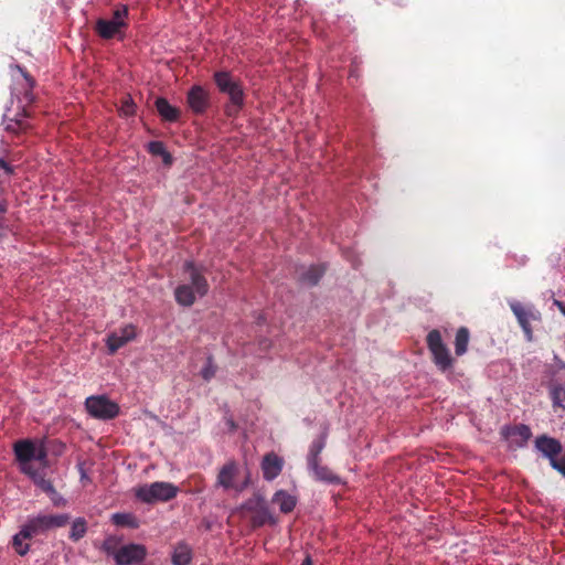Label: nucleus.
Wrapping results in <instances>:
<instances>
[{"label": "nucleus", "mask_w": 565, "mask_h": 565, "mask_svg": "<svg viewBox=\"0 0 565 565\" xmlns=\"http://www.w3.org/2000/svg\"><path fill=\"white\" fill-rule=\"evenodd\" d=\"M17 68L22 74L24 78V92L22 97H18L19 103H21V111H18L14 115H11V110L8 109L2 117V125L4 126V130L17 139H21V137L28 134L32 126L25 119L30 117V113L26 110V107L31 105L35 100V96L33 94V88L35 86L34 78L21 66L17 65Z\"/></svg>", "instance_id": "nucleus-1"}, {"label": "nucleus", "mask_w": 565, "mask_h": 565, "mask_svg": "<svg viewBox=\"0 0 565 565\" xmlns=\"http://www.w3.org/2000/svg\"><path fill=\"white\" fill-rule=\"evenodd\" d=\"M183 275L185 282L175 288L174 297L180 306L191 307L196 296L202 298L209 292L210 286L203 268L193 262L188 260L183 264Z\"/></svg>", "instance_id": "nucleus-2"}, {"label": "nucleus", "mask_w": 565, "mask_h": 565, "mask_svg": "<svg viewBox=\"0 0 565 565\" xmlns=\"http://www.w3.org/2000/svg\"><path fill=\"white\" fill-rule=\"evenodd\" d=\"M129 26V8L126 4L115 6L110 18H99L94 31L103 40L117 39L122 41Z\"/></svg>", "instance_id": "nucleus-3"}, {"label": "nucleus", "mask_w": 565, "mask_h": 565, "mask_svg": "<svg viewBox=\"0 0 565 565\" xmlns=\"http://www.w3.org/2000/svg\"><path fill=\"white\" fill-rule=\"evenodd\" d=\"M218 90L226 94L230 103L225 106V114L228 117H236L244 107L245 94L241 83L233 78L230 72L218 71L213 75Z\"/></svg>", "instance_id": "nucleus-4"}, {"label": "nucleus", "mask_w": 565, "mask_h": 565, "mask_svg": "<svg viewBox=\"0 0 565 565\" xmlns=\"http://www.w3.org/2000/svg\"><path fill=\"white\" fill-rule=\"evenodd\" d=\"M241 509L249 514V523L253 529L266 524L276 525L278 522L277 516L271 512L266 499L260 493H254L242 504Z\"/></svg>", "instance_id": "nucleus-5"}, {"label": "nucleus", "mask_w": 565, "mask_h": 565, "mask_svg": "<svg viewBox=\"0 0 565 565\" xmlns=\"http://www.w3.org/2000/svg\"><path fill=\"white\" fill-rule=\"evenodd\" d=\"M534 447L548 460L554 470L565 477V449L558 439L543 434L535 438Z\"/></svg>", "instance_id": "nucleus-6"}, {"label": "nucleus", "mask_w": 565, "mask_h": 565, "mask_svg": "<svg viewBox=\"0 0 565 565\" xmlns=\"http://www.w3.org/2000/svg\"><path fill=\"white\" fill-rule=\"evenodd\" d=\"M426 344L430 352L431 361L438 371L445 373L452 370L456 360L451 355L447 344L444 342L438 329H433L428 332L426 335Z\"/></svg>", "instance_id": "nucleus-7"}, {"label": "nucleus", "mask_w": 565, "mask_h": 565, "mask_svg": "<svg viewBox=\"0 0 565 565\" xmlns=\"http://www.w3.org/2000/svg\"><path fill=\"white\" fill-rule=\"evenodd\" d=\"M179 488L171 482L156 481L136 489L135 495L145 503L167 502L177 497Z\"/></svg>", "instance_id": "nucleus-8"}, {"label": "nucleus", "mask_w": 565, "mask_h": 565, "mask_svg": "<svg viewBox=\"0 0 565 565\" xmlns=\"http://www.w3.org/2000/svg\"><path fill=\"white\" fill-rule=\"evenodd\" d=\"M510 309L515 316L518 323L520 324L525 339L531 342L533 341V322H541L542 315L533 305H523L520 301L510 302Z\"/></svg>", "instance_id": "nucleus-9"}, {"label": "nucleus", "mask_w": 565, "mask_h": 565, "mask_svg": "<svg viewBox=\"0 0 565 565\" xmlns=\"http://www.w3.org/2000/svg\"><path fill=\"white\" fill-rule=\"evenodd\" d=\"M553 408L565 411V362L555 356L553 377L548 384Z\"/></svg>", "instance_id": "nucleus-10"}, {"label": "nucleus", "mask_w": 565, "mask_h": 565, "mask_svg": "<svg viewBox=\"0 0 565 565\" xmlns=\"http://www.w3.org/2000/svg\"><path fill=\"white\" fill-rule=\"evenodd\" d=\"M85 407L92 417L102 420L113 419L119 414L118 404L104 395L87 397Z\"/></svg>", "instance_id": "nucleus-11"}, {"label": "nucleus", "mask_w": 565, "mask_h": 565, "mask_svg": "<svg viewBox=\"0 0 565 565\" xmlns=\"http://www.w3.org/2000/svg\"><path fill=\"white\" fill-rule=\"evenodd\" d=\"M500 435L510 450H516L526 447L532 438V430L525 424L504 425L500 429Z\"/></svg>", "instance_id": "nucleus-12"}, {"label": "nucleus", "mask_w": 565, "mask_h": 565, "mask_svg": "<svg viewBox=\"0 0 565 565\" xmlns=\"http://www.w3.org/2000/svg\"><path fill=\"white\" fill-rule=\"evenodd\" d=\"M68 522V514H41L38 515L36 518L31 519L26 523V525L29 526L33 535H38L52 529L63 527Z\"/></svg>", "instance_id": "nucleus-13"}, {"label": "nucleus", "mask_w": 565, "mask_h": 565, "mask_svg": "<svg viewBox=\"0 0 565 565\" xmlns=\"http://www.w3.org/2000/svg\"><path fill=\"white\" fill-rule=\"evenodd\" d=\"M147 556V548L142 544H126L119 547L115 555L117 565H134L141 563Z\"/></svg>", "instance_id": "nucleus-14"}, {"label": "nucleus", "mask_w": 565, "mask_h": 565, "mask_svg": "<svg viewBox=\"0 0 565 565\" xmlns=\"http://www.w3.org/2000/svg\"><path fill=\"white\" fill-rule=\"evenodd\" d=\"M186 104L192 113L202 115L211 106L210 93L204 87L194 85L186 94Z\"/></svg>", "instance_id": "nucleus-15"}, {"label": "nucleus", "mask_w": 565, "mask_h": 565, "mask_svg": "<svg viewBox=\"0 0 565 565\" xmlns=\"http://www.w3.org/2000/svg\"><path fill=\"white\" fill-rule=\"evenodd\" d=\"M136 338V328L134 324H126L118 331L108 334L106 344L110 354L116 353L120 348Z\"/></svg>", "instance_id": "nucleus-16"}, {"label": "nucleus", "mask_w": 565, "mask_h": 565, "mask_svg": "<svg viewBox=\"0 0 565 565\" xmlns=\"http://www.w3.org/2000/svg\"><path fill=\"white\" fill-rule=\"evenodd\" d=\"M21 472L30 477L36 487L49 494L55 505L58 504V501L56 500L57 492L52 482L45 478L43 472L35 469L33 466L21 467Z\"/></svg>", "instance_id": "nucleus-17"}, {"label": "nucleus", "mask_w": 565, "mask_h": 565, "mask_svg": "<svg viewBox=\"0 0 565 565\" xmlns=\"http://www.w3.org/2000/svg\"><path fill=\"white\" fill-rule=\"evenodd\" d=\"M36 443L32 439H21L14 443L13 452L21 467L32 466L31 461L35 457Z\"/></svg>", "instance_id": "nucleus-18"}, {"label": "nucleus", "mask_w": 565, "mask_h": 565, "mask_svg": "<svg viewBox=\"0 0 565 565\" xmlns=\"http://www.w3.org/2000/svg\"><path fill=\"white\" fill-rule=\"evenodd\" d=\"M238 467L235 461H228L225 463L218 471L216 484L222 487L225 490L235 489L236 491H242L244 486L236 487L234 484V480L237 476Z\"/></svg>", "instance_id": "nucleus-19"}, {"label": "nucleus", "mask_w": 565, "mask_h": 565, "mask_svg": "<svg viewBox=\"0 0 565 565\" xmlns=\"http://www.w3.org/2000/svg\"><path fill=\"white\" fill-rule=\"evenodd\" d=\"M284 467V460L274 452L265 455L262 461V470L264 479L271 481L277 478Z\"/></svg>", "instance_id": "nucleus-20"}, {"label": "nucleus", "mask_w": 565, "mask_h": 565, "mask_svg": "<svg viewBox=\"0 0 565 565\" xmlns=\"http://www.w3.org/2000/svg\"><path fill=\"white\" fill-rule=\"evenodd\" d=\"M271 502L279 507L281 513L288 514L296 508L297 498L286 490H278L274 493Z\"/></svg>", "instance_id": "nucleus-21"}, {"label": "nucleus", "mask_w": 565, "mask_h": 565, "mask_svg": "<svg viewBox=\"0 0 565 565\" xmlns=\"http://www.w3.org/2000/svg\"><path fill=\"white\" fill-rule=\"evenodd\" d=\"M326 271V267L323 265H311L308 268H302L298 274V279L300 282L308 286H316Z\"/></svg>", "instance_id": "nucleus-22"}, {"label": "nucleus", "mask_w": 565, "mask_h": 565, "mask_svg": "<svg viewBox=\"0 0 565 565\" xmlns=\"http://www.w3.org/2000/svg\"><path fill=\"white\" fill-rule=\"evenodd\" d=\"M156 108L161 118L166 121H178L181 115L179 108L172 106L166 98L159 97L156 100Z\"/></svg>", "instance_id": "nucleus-23"}, {"label": "nucleus", "mask_w": 565, "mask_h": 565, "mask_svg": "<svg viewBox=\"0 0 565 565\" xmlns=\"http://www.w3.org/2000/svg\"><path fill=\"white\" fill-rule=\"evenodd\" d=\"M308 467L310 470H312L315 478L319 481L337 483L340 480L339 477L334 475L330 468L320 465V460H316V465L308 462Z\"/></svg>", "instance_id": "nucleus-24"}, {"label": "nucleus", "mask_w": 565, "mask_h": 565, "mask_svg": "<svg viewBox=\"0 0 565 565\" xmlns=\"http://www.w3.org/2000/svg\"><path fill=\"white\" fill-rule=\"evenodd\" d=\"M171 561L173 565H189L192 561L191 547L186 543H178L174 547Z\"/></svg>", "instance_id": "nucleus-25"}, {"label": "nucleus", "mask_w": 565, "mask_h": 565, "mask_svg": "<svg viewBox=\"0 0 565 565\" xmlns=\"http://www.w3.org/2000/svg\"><path fill=\"white\" fill-rule=\"evenodd\" d=\"M33 536H34L33 533L31 532V530L29 529V526L26 524L20 530V532L18 534H15L13 536L12 544H13L15 552L19 555L23 556L29 552L30 545L24 544L23 541L29 540Z\"/></svg>", "instance_id": "nucleus-26"}, {"label": "nucleus", "mask_w": 565, "mask_h": 565, "mask_svg": "<svg viewBox=\"0 0 565 565\" xmlns=\"http://www.w3.org/2000/svg\"><path fill=\"white\" fill-rule=\"evenodd\" d=\"M470 332L467 327H460L455 337V353L457 356L463 355L468 350Z\"/></svg>", "instance_id": "nucleus-27"}, {"label": "nucleus", "mask_w": 565, "mask_h": 565, "mask_svg": "<svg viewBox=\"0 0 565 565\" xmlns=\"http://www.w3.org/2000/svg\"><path fill=\"white\" fill-rule=\"evenodd\" d=\"M327 431L322 433L317 439H315L309 449V454L307 457V463L312 462L316 465V460H320L319 455L323 450L326 446Z\"/></svg>", "instance_id": "nucleus-28"}, {"label": "nucleus", "mask_w": 565, "mask_h": 565, "mask_svg": "<svg viewBox=\"0 0 565 565\" xmlns=\"http://www.w3.org/2000/svg\"><path fill=\"white\" fill-rule=\"evenodd\" d=\"M149 153L156 157H161L166 166L172 163V156L167 151L162 141H150L147 146Z\"/></svg>", "instance_id": "nucleus-29"}, {"label": "nucleus", "mask_w": 565, "mask_h": 565, "mask_svg": "<svg viewBox=\"0 0 565 565\" xmlns=\"http://www.w3.org/2000/svg\"><path fill=\"white\" fill-rule=\"evenodd\" d=\"M111 521L117 526H125L131 529L138 526L137 519L131 513H115L111 516Z\"/></svg>", "instance_id": "nucleus-30"}, {"label": "nucleus", "mask_w": 565, "mask_h": 565, "mask_svg": "<svg viewBox=\"0 0 565 565\" xmlns=\"http://www.w3.org/2000/svg\"><path fill=\"white\" fill-rule=\"evenodd\" d=\"M86 530V521L83 518L76 519L72 524L70 539L74 542H77L85 535Z\"/></svg>", "instance_id": "nucleus-31"}, {"label": "nucleus", "mask_w": 565, "mask_h": 565, "mask_svg": "<svg viewBox=\"0 0 565 565\" xmlns=\"http://www.w3.org/2000/svg\"><path fill=\"white\" fill-rule=\"evenodd\" d=\"M119 540L116 536H108L103 543V551L115 558L116 553L119 550Z\"/></svg>", "instance_id": "nucleus-32"}, {"label": "nucleus", "mask_w": 565, "mask_h": 565, "mask_svg": "<svg viewBox=\"0 0 565 565\" xmlns=\"http://www.w3.org/2000/svg\"><path fill=\"white\" fill-rule=\"evenodd\" d=\"M136 113V105L130 96H126L121 99L119 107V114L125 117H130Z\"/></svg>", "instance_id": "nucleus-33"}, {"label": "nucleus", "mask_w": 565, "mask_h": 565, "mask_svg": "<svg viewBox=\"0 0 565 565\" xmlns=\"http://www.w3.org/2000/svg\"><path fill=\"white\" fill-rule=\"evenodd\" d=\"M216 373V366L213 364L212 358L207 359L205 366L201 371V375L205 381H210Z\"/></svg>", "instance_id": "nucleus-34"}, {"label": "nucleus", "mask_w": 565, "mask_h": 565, "mask_svg": "<svg viewBox=\"0 0 565 565\" xmlns=\"http://www.w3.org/2000/svg\"><path fill=\"white\" fill-rule=\"evenodd\" d=\"M46 459H47V451H46L45 447L42 444L36 445L34 460L45 463Z\"/></svg>", "instance_id": "nucleus-35"}, {"label": "nucleus", "mask_w": 565, "mask_h": 565, "mask_svg": "<svg viewBox=\"0 0 565 565\" xmlns=\"http://www.w3.org/2000/svg\"><path fill=\"white\" fill-rule=\"evenodd\" d=\"M8 211V204L4 200L0 201V230L3 228L4 225V214Z\"/></svg>", "instance_id": "nucleus-36"}, {"label": "nucleus", "mask_w": 565, "mask_h": 565, "mask_svg": "<svg viewBox=\"0 0 565 565\" xmlns=\"http://www.w3.org/2000/svg\"><path fill=\"white\" fill-rule=\"evenodd\" d=\"M0 168L6 172V174L11 175L14 173V168L10 166L4 159L0 158Z\"/></svg>", "instance_id": "nucleus-37"}, {"label": "nucleus", "mask_w": 565, "mask_h": 565, "mask_svg": "<svg viewBox=\"0 0 565 565\" xmlns=\"http://www.w3.org/2000/svg\"><path fill=\"white\" fill-rule=\"evenodd\" d=\"M554 305L557 307V309L565 316V302L561 300H554Z\"/></svg>", "instance_id": "nucleus-38"}, {"label": "nucleus", "mask_w": 565, "mask_h": 565, "mask_svg": "<svg viewBox=\"0 0 565 565\" xmlns=\"http://www.w3.org/2000/svg\"><path fill=\"white\" fill-rule=\"evenodd\" d=\"M227 424H228L231 430H235L236 429V424H235V422L233 419H228Z\"/></svg>", "instance_id": "nucleus-39"}, {"label": "nucleus", "mask_w": 565, "mask_h": 565, "mask_svg": "<svg viewBox=\"0 0 565 565\" xmlns=\"http://www.w3.org/2000/svg\"><path fill=\"white\" fill-rule=\"evenodd\" d=\"M301 565H311V559L310 557H306V559L302 562Z\"/></svg>", "instance_id": "nucleus-40"}]
</instances>
